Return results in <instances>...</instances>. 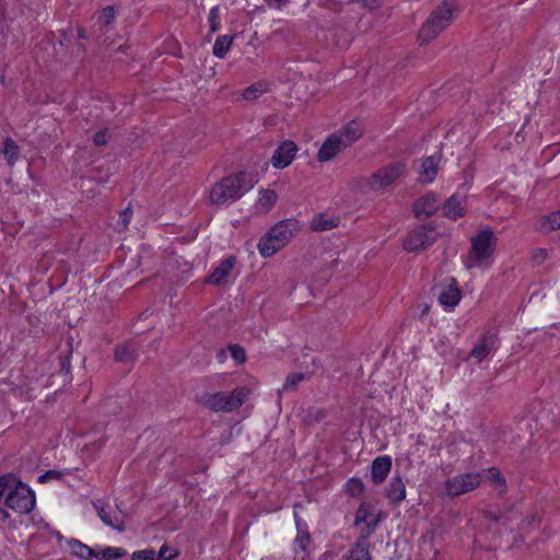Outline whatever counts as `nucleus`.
Here are the masks:
<instances>
[{
    "mask_svg": "<svg viewBox=\"0 0 560 560\" xmlns=\"http://www.w3.org/2000/svg\"><path fill=\"white\" fill-rule=\"evenodd\" d=\"M337 226V222L332 219L325 218L323 214L315 215L311 221V228L313 231H328Z\"/></svg>",
    "mask_w": 560,
    "mask_h": 560,
    "instance_id": "c85d7f7f",
    "label": "nucleus"
},
{
    "mask_svg": "<svg viewBox=\"0 0 560 560\" xmlns=\"http://www.w3.org/2000/svg\"><path fill=\"white\" fill-rule=\"evenodd\" d=\"M444 215L448 219L456 220L464 215L463 199L457 196L450 197L443 206Z\"/></svg>",
    "mask_w": 560,
    "mask_h": 560,
    "instance_id": "412c9836",
    "label": "nucleus"
},
{
    "mask_svg": "<svg viewBox=\"0 0 560 560\" xmlns=\"http://www.w3.org/2000/svg\"><path fill=\"white\" fill-rule=\"evenodd\" d=\"M298 152L296 144L291 140L283 141L273 152L271 158L272 166L276 168H284L289 166Z\"/></svg>",
    "mask_w": 560,
    "mask_h": 560,
    "instance_id": "9d476101",
    "label": "nucleus"
},
{
    "mask_svg": "<svg viewBox=\"0 0 560 560\" xmlns=\"http://www.w3.org/2000/svg\"><path fill=\"white\" fill-rule=\"evenodd\" d=\"M363 483L360 479L351 478L347 483L348 492L351 495H358L363 491Z\"/></svg>",
    "mask_w": 560,
    "mask_h": 560,
    "instance_id": "58836bf2",
    "label": "nucleus"
},
{
    "mask_svg": "<svg viewBox=\"0 0 560 560\" xmlns=\"http://www.w3.org/2000/svg\"><path fill=\"white\" fill-rule=\"evenodd\" d=\"M299 230V222L287 219L275 224L259 241L258 250L262 257H270L283 248Z\"/></svg>",
    "mask_w": 560,
    "mask_h": 560,
    "instance_id": "7ed1b4c3",
    "label": "nucleus"
},
{
    "mask_svg": "<svg viewBox=\"0 0 560 560\" xmlns=\"http://www.w3.org/2000/svg\"><path fill=\"white\" fill-rule=\"evenodd\" d=\"M268 91V83L266 82H257L243 92V97L248 101H254L261 96L264 93Z\"/></svg>",
    "mask_w": 560,
    "mask_h": 560,
    "instance_id": "c756f323",
    "label": "nucleus"
},
{
    "mask_svg": "<svg viewBox=\"0 0 560 560\" xmlns=\"http://www.w3.org/2000/svg\"><path fill=\"white\" fill-rule=\"evenodd\" d=\"M219 15H220L219 7H213L209 12L208 21H209V25H210V31L212 33H215L220 30Z\"/></svg>",
    "mask_w": 560,
    "mask_h": 560,
    "instance_id": "c9c22d12",
    "label": "nucleus"
},
{
    "mask_svg": "<svg viewBox=\"0 0 560 560\" xmlns=\"http://www.w3.org/2000/svg\"><path fill=\"white\" fill-rule=\"evenodd\" d=\"M386 494L393 503H399L406 498V486L401 477H394L386 489Z\"/></svg>",
    "mask_w": 560,
    "mask_h": 560,
    "instance_id": "6ab92c4d",
    "label": "nucleus"
},
{
    "mask_svg": "<svg viewBox=\"0 0 560 560\" xmlns=\"http://www.w3.org/2000/svg\"><path fill=\"white\" fill-rule=\"evenodd\" d=\"M497 237L490 230L480 231L471 238V247L465 261L468 269L483 268L491 264Z\"/></svg>",
    "mask_w": 560,
    "mask_h": 560,
    "instance_id": "20e7f679",
    "label": "nucleus"
},
{
    "mask_svg": "<svg viewBox=\"0 0 560 560\" xmlns=\"http://www.w3.org/2000/svg\"><path fill=\"white\" fill-rule=\"evenodd\" d=\"M439 161L434 156H429L425 159L421 166V172L419 174V180L421 183H431L438 171Z\"/></svg>",
    "mask_w": 560,
    "mask_h": 560,
    "instance_id": "5701e85b",
    "label": "nucleus"
},
{
    "mask_svg": "<svg viewBox=\"0 0 560 560\" xmlns=\"http://www.w3.org/2000/svg\"><path fill=\"white\" fill-rule=\"evenodd\" d=\"M1 154L8 165L12 167L20 156V148L12 138H5L1 148Z\"/></svg>",
    "mask_w": 560,
    "mask_h": 560,
    "instance_id": "4be33fe9",
    "label": "nucleus"
},
{
    "mask_svg": "<svg viewBox=\"0 0 560 560\" xmlns=\"http://www.w3.org/2000/svg\"><path fill=\"white\" fill-rule=\"evenodd\" d=\"M369 527H370V532H373V530H374L375 525H374L373 527H371V526H369Z\"/></svg>",
    "mask_w": 560,
    "mask_h": 560,
    "instance_id": "603ef678",
    "label": "nucleus"
},
{
    "mask_svg": "<svg viewBox=\"0 0 560 560\" xmlns=\"http://www.w3.org/2000/svg\"><path fill=\"white\" fill-rule=\"evenodd\" d=\"M278 195L272 189L260 190V196L256 201L255 208L257 212L267 213L276 205Z\"/></svg>",
    "mask_w": 560,
    "mask_h": 560,
    "instance_id": "aec40b11",
    "label": "nucleus"
},
{
    "mask_svg": "<svg viewBox=\"0 0 560 560\" xmlns=\"http://www.w3.org/2000/svg\"><path fill=\"white\" fill-rule=\"evenodd\" d=\"M495 341L491 336H482L478 343L471 349L470 357L481 362L494 350Z\"/></svg>",
    "mask_w": 560,
    "mask_h": 560,
    "instance_id": "a211bd4d",
    "label": "nucleus"
},
{
    "mask_svg": "<svg viewBox=\"0 0 560 560\" xmlns=\"http://www.w3.org/2000/svg\"><path fill=\"white\" fill-rule=\"evenodd\" d=\"M9 517L10 514L3 508L0 506V518L2 521H7Z\"/></svg>",
    "mask_w": 560,
    "mask_h": 560,
    "instance_id": "de8ad7c7",
    "label": "nucleus"
},
{
    "mask_svg": "<svg viewBox=\"0 0 560 560\" xmlns=\"http://www.w3.org/2000/svg\"><path fill=\"white\" fill-rule=\"evenodd\" d=\"M370 544L366 536H361L343 557V560H372L370 555Z\"/></svg>",
    "mask_w": 560,
    "mask_h": 560,
    "instance_id": "f3484780",
    "label": "nucleus"
},
{
    "mask_svg": "<svg viewBox=\"0 0 560 560\" xmlns=\"http://www.w3.org/2000/svg\"><path fill=\"white\" fill-rule=\"evenodd\" d=\"M131 217H132V208L130 206H128L126 209H124L119 213V218L114 225L115 230L119 233L125 232L129 226Z\"/></svg>",
    "mask_w": 560,
    "mask_h": 560,
    "instance_id": "7c9ffc66",
    "label": "nucleus"
},
{
    "mask_svg": "<svg viewBox=\"0 0 560 560\" xmlns=\"http://www.w3.org/2000/svg\"><path fill=\"white\" fill-rule=\"evenodd\" d=\"M61 474L57 470H49L47 472H45L44 475H40L38 477V481L39 482H45L46 480L48 479H58L60 478Z\"/></svg>",
    "mask_w": 560,
    "mask_h": 560,
    "instance_id": "37998d69",
    "label": "nucleus"
},
{
    "mask_svg": "<svg viewBox=\"0 0 560 560\" xmlns=\"http://www.w3.org/2000/svg\"><path fill=\"white\" fill-rule=\"evenodd\" d=\"M295 544L299 546V548L302 551H307L308 546L311 544V536L306 532L299 530L296 537H295Z\"/></svg>",
    "mask_w": 560,
    "mask_h": 560,
    "instance_id": "4c0bfd02",
    "label": "nucleus"
},
{
    "mask_svg": "<svg viewBox=\"0 0 560 560\" xmlns=\"http://www.w3.org/2000/svg\"><path fill=\"white\" fill-rule=\"evenodd\" d=\"M168 547L163 545L159 551V560H171L173 558V555L168 553Z\"/></svg>",
    "mask_w": 560,
    "mask_h": 560,
    "instance_id": "a18cd8bd",
    "label": "nucleus"
},
{
    "mask_svg": "<svg viewBox=\"0 0 560 560\" xmlns=\"http://www.w3.org/2000/svg\"><path fill=\"white\" fill-rule=\"evenodd\" d=\"M342 140L345 145L349 148L363 135V129L359 121L351 120L342 129L335 132Z\"/></svg>",
    "mask_w": 560,
    "mask_h": 560,
    "instance_id": "dca6fc26",
    "label": "nucleus"
},
{
    "mask_svg": "<svg viewBox=\"0 0 560 560\" xmlns=\"http://www.w3.org/2000/svg\"><path fill=\"white\" fill-rule=\"evenodd\" d=\"M436 241V233L433 229L419 226L411 231L404 242L408 252H418L428 248Z\"/></svg>",
    "mask_w": 560,
    "mask_h": 560,
    "instance_id": "1a4fd4ad",
    "label": "nucleus"
},
{
    "mask_svg": "<svg viewBox=\"0 0 560 560\" xmlns=\"http://www.w3.org/2000/svg\"><path fill=\"white\" fill-rule=\"evenodd\" d=\"M248 394V388L242 386L231 393L218 392L207 394L203 396L202 400L205 406L214 412H231L244 404Z\"/></svg>",
    "mask_w": 560,
    "mask_h": 560,
    "instance_id": "39448f33",
    "label": "nucleus"
},
{
    "mask_svg": "<svg viewBox=\"0 0 560 560\" xmlns=\"http://www.w3.org/2000/svg\"><path fill=\"white\" fill-rule=\"evenodd\" d=\"M126 555H127V552L122 548L108 547V548L103 550L102 559H104V560L118 559V558H121V557H124Z\"/></svg>",
    "mask_w": 560,
    "mask_h": 560,
    "instance_id": "f704fd0d",
    "label": "nucleus"
},
{
    "mask_svg": "<svg viewBox=\"0 0 560 560\" xmlns=\"http://www.w3.org/2000/svg\"><path fill=\"white\" fill-rule=\"evenodd\" d=\"M132 560H155L154 550H140L132 555Z\"/></svg>",
    "mask_w": 560,
    "mask_h": 560,
    "instance_id": "a19ab883",
    "label": "nucleus"
},
{
    "mask_svg": "<svg viewBox=\"0 0 560 560\" xmlns=\"http://www.w3.org/2000/svg\"><path fill=\"white\" fill-rule=\"evenodd\" d=\"M69 366H70V363L67 360L61 363V369L66 370L67 373L69 372Z\"/></svg>",
    "mask_w": 560,
    "mask_h": 560,
    "instance_id": "8fccbe9b",
    "label": "nucleus"
},
{
    "mask_svg": "<svg viewBox=\"0 0 560 560\" xmlns=\"http://www.w3.org/2000/svg\"><path fill=\"white\" fill-rule=\"evenodd\" d=\"M547 257V252L545 249H539L535 256H534V259L538 262V264H541Z\"/></svg>",
    "mask_w": 560,
    "mask_h": 560,
    "instance_id": "49530a36",
    "label": "nucleus"
},
{
    "mask_svg": "<svg viewBox=\"0 0 560 560\" xmlns=\"http://www.w3.org/2000/svg\"><path fill=\"white\" fill-rule=\"evenodd\" d=\"M458 11L456 0H444L439 4L422 24L418 33V39L421 45L430 43L441 32L447 28Z\"/></svg>",
    "mask_w": 560,
    "mask_h": 560,
    "instance_id": "f03ea898",
    "label": "nucleus"
},
{
    "mask_svg": "<svg viewBox=\"0 0 560 560\" xmlns=\"http://www.w3.org/2000/svg\"><path fill=\"white\" fill-rule=\"evenodd\" d=\"M405 173V164L395 162L374 172L369 178V186L374 189H383L395 183Z\"/></svg>",
    "mask_w": 560,
    "mask_h": 560,
    "instance_id": "0eeeda50",
    "label": "nucleus"
},
{
    "mask_svg": "<svg viewBox=\"0 0 560 560\" xmlns=\"http://www.w3.org/2000/svg\"><path fill=\"white\" fill-rule=\"evenodd\" d=\"M254 187L252 177L240 172L223 177L210 189L209 200L212 205L223 206L238 200Z\"/></svg>",
    "mask_w": 560,
    "mask_h": 560,
    "instance_id": "f257e3e1",
    "label": "nucleus"
},
{
    "mask_svg": "<svg viewBox=\"0 0 560 560\" xmlns=\"http://www.w3.org/2000/svg\"><path fill=\"white\" fill-rule=\"evenodd\" d=\"M136 359V350L130 343H122L115 349V360L122 363H132Z\"/></svg>",
    "mask_w": 560,
    "mask_h": 560,
    "instance_id": "a878e982",
    "label": "nucleus"
},
{
    "mask_svg": "<svg viewBox=\"0 0 560 560\" xmlns=\"http://www.w3.org/2000/svg\"><path fill=\"white\" fill-rule=\"evenodd\" d=\"M16 482V478L12 474H5L0 477V501L3 495L9 493L13 489Z\"/></svg>",
    "mask_w": 560,
    "mask_h": 560,
    "instance_id": "473e14b6",
    "label": "nucleus"
},
{
    "mask_svg": "<svg viewBox=\"0 0 560 560\" xmlns=\"http://www.w3.org/2000/svg\"><path fill=\"white\" fill-rule=\"evenodd\" d=\"M233 38L228 35L219 36L213 45V55L218 58H224L230 50Z\"/></svg>",
    "mask_w": 560,
    "mask_h": 560,
    "instance_id": "bb28decb",
    "label": "nucleus"
},
{
    "mask_svg": "<svg viewBox=\"0 0 560 560\" xmlns=\"http://www.w3.org/2000/svg\"><path fill=\"white\" fill-rule=\"evenodd\" d=\"M481 482V474L468 472L457 475L445 482L447 494L457 497L476 489Z\"/></svg>",
    "mask_w": 560,
    "mask_h": 560,
    "instance_id": "6e6552de",
    "label": "nucleus"
},
{
    "mask_svg": "<svg viewBox=\"0 0 560 560\" xmlns=\"http://www.w3.org/2000/svg\"><path fill=\"white\" fill-rule=\"evenodd\" d=\"M116 12L114 7H106L102 10L97 18V24L101 28L108 26L115 20Z\"/></svg>",
    "mask_w": 560,
    "mask_h": 560,
    "instance_id": "2f4dec72",
    "label": "nucleus"
},
{
    "mask_svg": "<svg viewBox=\"0 0 560 560\" xmlns=\"http://www.w3.org/2000/svg\"><path fill=\"white\" fill-rule=\"evenodd\" d=\"M538 229L544 233L560 230V210L541 218Z\"/></svg>",
    "mask_w": 560,
    "mask_h": 560,
    "instance_id": "393cba45",
    "label": "nucleus"
},
{
    "mask_svg": "<svg viewBox=\"0 0 560 560\" xmlns=\"http://www.w3.org/2000/svg\"><path fill=\"white\" fill-rule=\"evenodd\" d=\"M79 36H80L81 38H84V37H85V35L83 34V32H81V31H79Z\"/></svg>",
    "mask_w": 560,
    "mask_h": 560,
    "instance_id": "3c124183",
    "label": "nucleus"
},
{
    "mask_svg": "<svg viewBox=\"0 0 560 560\" xmlns=\"http://www.w3.org/2000/svg\"><path fill=\"white\" fill-rule=\"evenodd\" d=\"M5 505L19 514H27L35 506V494L30 487L16 480L7 494Z\"/></svg>",
    "mask_w": 560,
    "mask_h": 560,
    "instance_id": "423d86ee",
    "label": "nucleus"
},
{
    "mask_svg": "<svg viewBox=\"0 0 560 560\" xmlns=\"http://www.w3.org/2000/svg\"><path fill=\"white\" fill-rule=\"evenodd\" d=\"M267 1L272 2L277 7H281L282 4H284L287 2V0H267Z\"/></svg>",
    "mask_w": 560,
    "mask_h": 560,
    "instance_id": "09e8293b",
    "label": "nucleus"
},
{
    "mask_svg": "<svg viewBox=\"0 0 560 560\" xmlns=\"http://www.w3.org/2000/svg\"><path fill=\"white\" fill-rule=\"evenodd\" d=\"M109 138L110 136L108 128H104L93 136V142L97 147L105 145L108 142Z\"/></svg>",
    "mask_w": 560,
    "mask_h": 560,
    "instance_id": "ea45409f",
    "label": "nucleus"
},
{
    "mask_svg": "<svg viewBox=\"0 0 560 560\" xmlns=\"http://www.w3.org/2000/svg\"><path fill=\"white\" fill-rule=\"evenodd\" d=\"M438 197L433 192L424 195L413 205V211L417 218L425 219L431 217L438 210Z\"/></svg>",
    "mask_w": 560,
    "mask_h": 560,
    "instance_id": "ddd939ff",
    "label": "nucleus"
},
{
    "mask_svg": "<svg viewBox=\"0 0 560 560\" xmlns=\"http://www.w3.org/2000/svg\"><path fill=\"white\" fill-rule=\"evenodd\" d=\"M304 380L305 375L303 373H291L287 376L282 390H293Z\"/></svg>",
    "mask_w": 560,
    "mask_h": 560,
    "instance_id": "72a5a7b5",
    "label": "nucleus"
},
{
    "mask_svg": "<svg viewBox=\"0 0 560 560\" xmlns=\"http://www.w3.org/2000/svg\"><path fill=\"white\" fill-rule=\"evenodd\" d=\"M460 300V291L458 288L450 285L439 294V301L445 307H454Z\"/></svg>",
    "mask_w": 560,
    "mask_h": 560,
    "instance_id": "b1692460",
    "label": "nucleus"
},
{
    "mask_svg": "<svg viewBox=\"0 0 560 560\" xmlns=\"http://www.w3.org/2000/svg\"><path fill=\"white\" fill-rule=\"evenodd\" d=\"M69 546L71 549V552L81 558V559H90L94 556V551L89 546L82 544L81 541L77 539H71L69 541Z\"/></svg>",
    "mask_w": 560,
    "mask_h": 560,
    "instance_id": "cd10ccee",
    "label": "nucleus"
},
{
    "mask_svg": "<svg viewBox=\"0 0 560 560\" xmlns=\"http://www.w3.org/2000/svg\"><path fill=\"white\" fill-rule=\"evenodd\" d=\"M93 506L103 523L118 532L125 530V523L122 518L117 513H115L109 506H106L105 503H103L100 500L94 501Z\"/></svg>",
    "mask_w": 560,
    "mask_h": 560,
    "instance_id": "f8f14e48",
    "label": "nucleus"
},
{
    "mask_svg": "<svg viewBox=\"0 0 560 560\" xmlns=\"http://www.w3.org/2000/svg\"><path fill=\"white\" fill-rule=\"evenodd\" d=\"M360 3L363 8L369 10H375L381 7V3L377 0H360Z\"/></svg>",
    "mask_w": 560,
    "mask_h": 560,
    "instance_id": "c03bdc74",
    "label": "nucleus"
},
{
    "mask_svg": "<svg viewBox=\"0 0 560 560\" xmlns=\"http://www.w3.org/2000/svg\"><path fill=\"white\" fill-rule=\"evenodd\" d=\"M392 468V459L389 456H378L372 462L371 477L373 482L382 483L387 478Z\"/></svg>",
    "mask_w": 560,
    "mask_h": 560,
    "instance_id": "4468645a",
    "label": "nucleus"
},
{
    "mask_svg": "<svg viewBox=\"0 0 560 560\" xmlns=\"http://www.w3.org/2000/svg\"><path fill=\"white\" fill-rule=\"evenodd\" d=\"M347 147L336 133L330 135L318 150L317 159L319 162H328L332 160L339 152L346 150Z\"/></svg>",
    "mask_w": 560,
    "mask_h": 560,
    "instance_id": "9b49d317",
    "label": "nucleus"
},
{
    "mask_svg": "<svg viewBox=\"0 0 560 560\" xmlns=\"http://www.w3.org/2000/svg\"><path fill=\"white\" fill-rule=\"evenodd\" d=\"M488 478L498 482L501 487H505V480L502 478L500 471L497 468H490L488 470Z\"/></svg>",
    "mask_w": 560,
    "mask_h": 560,
    "instance_id": "79ce46f5",
    "label": "nucleus"
},
{
    "mask_svg": "<svg viewBox=\"0 0 560 560\" xmlns=\"http://www.w3.org/2000/svg\"><path fill=\"white\" fill-rule=\"evenodd\" d=\"M229 351H230L231 357L233 358V360L237 364H241V363L245 362L246 354H245V351H244V349L242 347H240L237 345H231L229 347Z\"/></svg>",
    "mask_w": 560,
    "mask_h": 560,
    "instance_id": "e433bc0d",
    "label": "nucleus"
},
{
    "mask_svg": "<svg viewBox=\"0 0 560 560\" xmlns=\"http://www.w3.org/2000/svg\"><path fill=\"white\" fill-rule=\"evenodd\" d=\"M235 266V258L230 256L223 259L220 265L208 277L207 281L211 284L221 285L226 282V278Z\"/></svg>",
    "mask_w": 560,
    "mask_h": 560,
    "instance_id": "2eb2a0df",
    "label": "nucleus"
}]
</instances>
